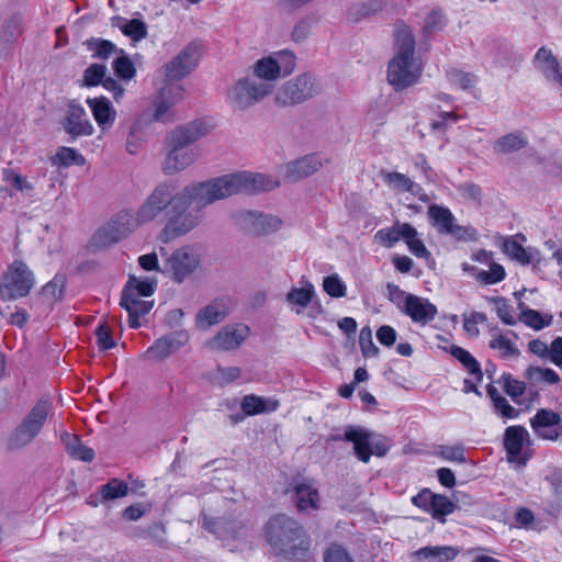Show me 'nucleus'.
<instances>
[{
    "mask_svg": "<svg viewBox=\"0 0 562 562\" xmlns=\"http://www.w3.org/2000/svg\"><path fill=\"white\" fill-rule=\"evenodd\" d=\"M209 205L204 182H195L177 190L171 181L155 186L138 207L140 222L150 223L169 214L165 227L159 234L164 244L184 236L200 225L203 210Z\"/></svg>",
    "mask_w": 562,
    "mask_h": 562,
    "instance_id": "nucleus-1",
    "label": "nucleus"
},
{
    "mask_svg": "<svg viewBox=\"0 0 562 562\" xmlns=\"http://www.w3.org/2000/svg\"><path fill=\"white\" fill-rule=\"evenodd\" d=\"M266 540L276 555L289 561L310 562L311 538L301 524L286 515H277L265 526Z\"/></svg>",
    "mask_w": 562,
    "mask_h": 562,
    "instance_id": "nucleus-2",
    "label": "nucleus"
},
{
    "mask_svg": "<svg viewBox=\"0 0 562 562\" xmlns=\"http://www.w3.org/2000/svg\"><path fill=\"white\" fill-rule=\"evenodd\" d=\"M395 55L387 67V81L396 91L415 85L422 76L423 68L414 58L415 37L412 29L397 23L394 30Z\"/></svg>",
    "mask_w": 562,
    "mask_h": 562,
    "instance_id": "nucleus-3",
    "label": "nucleus"
},
{
    "mask_svg": "<svg viewBox=\"0 0 562 562\" xmlns=\"http://www.w3.org/2000/svg\"><path fill=\"white\" fill-rule=\"evenodd\" d=\"M212 128L205 120H193L176 126L167 137L169 151L161 165L162 172L171 176L191 166L195 160V153L190 145L210 134Z\"/></svg>",
    "mask_w": 562,
    "mask_h": 562,
    "instance_id": "nucleus-4",
    "label": "nucleus"
},
{
    "mask_svg": "<svg viewBox=\"0 0 562 562\" xmlns=\"http://www.w3.org/2000/svg\"><path fill=\"white\" fill-rule=\"evenodd\" d=\"M204 183L209 205L233 194H258L279 187V181L270 176L247 171L225 175Z\"/></svg>",
    "mask_w": 562,
    "mask_h": 562,
    "instance_id": "nucleus-5",
    "label": "nucleus"
},
{
    "mask_svg": "<svg viewBox=\"0 0 562 562\" xmlns=\"http://www.w3.org/2000/svg\"><path fill=\"white\" fill-rule=\"evenodd\" d=\"M52 408L53 405L48 398H41L14 428L8 447L11 450H19L31 445L42 431Z\"/></svg>",
    "mask_w": 562,
    "mask_h": 562,
    "instance_id": "nucleus-6",
    "label": "nucleus"
},
{
    "mask_svg": "<svg viewBox=\"0 0 562 562\" xmlns=\"http://www.w3.org/2000/svg\"><path fill=\"white\" fill-rule=\"evenodd\" d=\"M321 90L316 78L305 72L284 82L278 90L274 102L280 106H293L316 97Z\"/></svg>",
    "mask_w": 562,
    "mask_h": 562,
    "instance_id": "nucleus-7",
    "label": "nucleus"
},
{
    "mask_svg": "<svg viewBox=\"0 0 562 562\" xmlns=\"http://www.w3.org/2000/svg\"><path fill=\"white\" fill-rule=\"evenodd\" d=\"M273 83L263 82L254 77L238 79L229 89L227 98L233 105L245 111L272 93Z\"/></svg>",
    "mask_w": 562,
    "mask_h": 562,
    "instance_id": "nucleus-8",
    "label": "nucleus"
},
{
    "mask_svg": "<svg viewBox=\"0 0 562 562\" xmlns=\"http://www.w3.org/2000/svg\"><path fill=\"white\" fill-rule=\"evenodd\" d=\"M427 214L430 224L439 234L450 236L456 240H476V229L472 226L457 224L454 215L448 207L432 204L428 207Z\"/></svg>",
    "mask_w": 562,
    "mask_h": 562,
    "instance_id": "nucleus-9",
    "label": "nucleus"
},
{
    "mask_svg": "<svg viewBox=\"0 0 562 562\" xmlns=\"http://www.w3.org/2000/svg\"><path fill=\"white\" fill-rule=\"evenodd\" d=\"M33 285V272L23 261L15 260L0 284V296L9 301L24 297L31 292Z\"/></svg>",
    "mask_w": 562,
    "mask_h": 562,
    "instance_id": "nucleus-10",
    "label": "nucleus"
},
{
    "mask_svg": "<svg viewBox=\"0 0 562 562\" xmlns=\"http://www.w3.org/2000/svg\"><path fill=\"white\" fill-rule=\"evenodd\" d=\"M199 263V255L190 246H183L167 257L161 272L169 274L173 281L181 283L195 271Z\"/></svg>",
    "mask_w": 562,
    "mask_h": 562,
    "instance_id": "nucleus-11",
    "label": "nucleus"
},
{
    "mask_svg": "<svg viewBox=\"0 0 562 562\" xmlns=\"http://www.w3.org/2000/svg\"><path fill=\"white\" fill-rule=\"evenodd\" d=\"M236 221L243 231L255 236L274 233L282 226L278 216L256 211H240L236 214Z\"/></svg>",
    "mask_w": 562,
    "mask_h": 562,
    "instance_id": "nucleus-12",
    "label": "nucleus"
},
{
    "mask_svg": "<svg viewBox=\"0 0 562 562\" xmlns=\"http://www.w3.org/2000/svg\"><path fill=\"white\" fill-rule=\"evenodd\" d=\"M184 95V89L180 85L167 83L161 88L159 95L154 101L153 119L157 122L168 123L176 119L175 105L179 103Z\"/></svg>",
    "mask_w": 562,
    "mask_h": 562,
    "instance_id": "nucleus-13",
    "label": "nucleus"
},
{
    "mask_svg": "<svg viewBox=\"0 0 562 562\" xmlns=\"http://www.w3.org/2000/svg\"><path fill=\"white\" fill-rule=\"evenodd\" d=\"M199 44L190 43L164 67L165 78L168 81H177L188 76L196 66L200 53Z\"/></svg>",
    "mask_w": 562,
    "mask_h": 562,
    "instance_id": "nucleus-14",
    "label": "nucleus"
},
{
    "mask_svg": "<svg viewBox=\"0 0 562 562\" xmlns=\"http://www.w3.org/2000/svg\"><path fill=\"white\" fill-rule=\"evenodd\" d=\"M189 340L190 335L187 330L172 331L156 339L154 344L145 351L144 358L155 361H162L180 350V348L186 346Z\"/></svg>",
    "mask_w": 562,
    "mask_h": 562,
    "instance_id": "nucleus-15",
    "label": "nucleus"
},
{
    "mask_svg": "<svg viewBox=\"0 0 562 562\" xmlns=\"http://www.w3.org/2000/svg\"><path fill=\"white\" fill-rule=\"evenodd\" d=\"M525 443H530V436L522 426H509L504 434V447L509 462H517L525 465L529 460L527 453H522Z\"/></svg>",
    "mask_w": 562,
    "mask_h": 562,
    "instance_id": "nucleus-16",
    "label": "nucleus"
},
{
    "mask_svg": "<svg viewBox=\"0 0 562 562\" xmlns=\"http://www.w3.org/2000/svg\"><path fill=\"white\" fill-rule=\"evenodd\" d=\"M146 223L147 222H140L138 210L135 213L121 211L103 228L102 233L105 235L109 243H117L134 232L138 225Z\"/></svg>",
    "mask_w": 562,
    "mask_h": 562,
    "instance_id": "nucleus-17",
    "label": "nucleus"
},
{
    "mask_svg": "<svg viewBox=\"0 0 562 562\" xmlns=\"http://www.w3.org/2000/svg\"><path fill=\"white\" fill-rule=\"evenodd\" d=\"M535 434L544 440H557L562 435L561 418L558 413L540 408L530 419Z\"/></svg>",
    "mask_w": 562,
    "mask_h": 562,
    "instance_id": "nucleus-18",
    "label": "nucleus"
},
{
    "mask_svg": "<svg viewBox=\"0 0 562 562\" xmlns=\"http://www.w3.org/2000/svg\"><path fill=\"white\" fill-rule=\"evenodd\" d=\"M63 127L72 138L90 136L94 131L85 109L74 102L67 106Z\"/></svg>",
    "mask_w": 562,
    "mask_h": 562,
    "instance_id": "nucleus-19",
    "label": "nucleus"
},
{
    "mask_svg": "<svg viewBox=\"0 0 562 562\" xmlns=\"http://www.w3.org/2000/svg\"><path fill=\"white\" fill-rule=\"evenodd\" d=\"M535 68L541 72L547 80L562 88V61H560L546 46L540 47L532 60Z\"/></svg>",
    "mask_w": 562,
    "mask_h": 562,
    "instance_id": "nucleus-20",
    "label": "nucleus"
},
{
    "mask_svg": "<svg viewBox=\"0 0 562 562\" xmlns=\"http://www.w3.org/2000/svg\"><path fill=\"white\" fill-rule=\"evenodd\" d=\"M402 313L409 316L414 323L425 325L436 317L438 310L429 300L409 294Z\"/></svg>",
    "mask_w": 562,
    "mask_h": 562,
    "instance_id": "nucleus-21",
    "label": "nucleus"
},
{
    "mask_svg": "<svg viewBox=\"0 0 562 562\" xmlns=\"http://www.w3.org/2000/svg\"><path fill=\"white\" fill-rule=\"evenodd\" d=\"M371 437L372 432L363 427L348 426L344 432V440L352 442L355 456L364 463L372 456Z\"/></svg>",
    "mask_w": 562,
    "mask_h": 562,
    "instance_id": "nucleus-22",
    "label": "nucleus"
},
{
    "mask_svg": "<svg viewBox=\"0 0 562 562\" xmlns=\"http://www.w3.org/2000/svg\"><path fill=\"white\" fill-rule=\"evenodd\" d=\"M323 167L322 159L316 154L306 155L296 160L290 161L285 168L286 178L299 181L310 177Z\"/></svg>",
    "mask_w": 562,
    "mask_h": 562,
    "instance_id": "nucleus-23",
    "label": "nucleus"
},
{
    "mask_svg": "<svg viewBox=\"0 0 562 562\" xmlns=\"http://www.w3.org/2000/svg\"><path fill=\"white\" fill-rule=\"evenodd\" d=\"M293 501L299 512L319 508V493L307 480L296 483L293 487Z\"/></svg>",
    "mask_w": 562,
    "mask_h": 562,
    "instance_id": "nucleus-24",
    "label": "nucleus"
},
{
    "mask_svg": "<svg viewBox=\"0 0 562 562\" xmlns=\"http://www.w3.org/2000/svg\"><path fill=\"white\" fill-rule=\"evenodd\" d=\"M120 305L128 312V325L131 328L140 327L139 317L149 313L153 301H144L140 296L122 293Z\"/></svg>",
    "mask_w": 562,
    "mask_h": 562,
    "instance_id": "nucleus-25",
    "label": "nucleus"
},
{
    "mask_svg": "<svg viewBox=\"0 0 562 562\" xmlns=\"http://www.w3.org/2000/svg\"><path fill=\"white\" fill-rule=\"evenodd\" d=\"M87 103L91 109L93 117L98 123L99 127L105 132L112 127L116 119V111L112 106L111 102L104 98L88 99Z\"/></svg>",
    "mask_w": 562,
    "mask_h": 562,
    "instance_id": "nucleus-26",
    "label": "nucleus"
},
{
    "mask_svg": "<svg viewBox=\"0 0 562 562\" xmlns=\"http://www.w3.org/2000/svg\"><path fill=\"white\" fill-rule=\"evenodd\" d=\"M521 238L525 240L524 235H516L515 237H508L503 243V251L512 259L520 262L521 265H529L532 262H539V251L532 248H524L522 245L517 240Z\"/></svg>",
    "mask_w": 562,
    "mask_h": 562,
    "instance_id": "nucleus-27",
    "label": "nucleus"
},
{
    "mask_svg": "<svg viewBox=\"0 0 562 562\" xmlns=\"http://www.w3.org/2000/svg\"><path fill=\"white\" fill-rule=\"evenodd\" d=\"M227 314L224 302L215 300L198 312L195 323L201 328H207L224 321Z\"/></svg>",
    "mask_w": 562,
    "mask_h": 562,
    "instance_id": "nucleus-28",
    "label": "nucleus"
},
{
    "mask_svg": "<svg viewBox=\"0 0 562 562\" xmlns=\"http://www.w3.org/2000/svg\"><path fill=\"white\" fill-rule=\"evenodd\" d=\"M279 405L280 403L276 398H266L255 394L244 396L240 403L241 411L247 416L276 412Z\"/></svg>",
    "mask_w": 562,
    "mask_h": 562,
    "instance_id": "nucleus-29",
    "label": "nucleus"
},
{
    "mask_svg": "<svg viewBox=\"0 0 562 562\" xmlns=\"http://www.w3.org/2000/svg\"><path fill=\"white\" fill-rule=\"evenodd\" d=\"M244 340L245 336L238 329L225 327L207 342V346L212 350H233L238 348Z\"/></svg>",
    "mask_w": 562,
    "mask_h": 562,
    "instance_id": "nucleus-30",
    "label": "nucleus"
},
{
    "mask_svg": "<svg viewBox=\"0 0 562 562\" xmlns=\"http://www.w3.org/2000/svg\"><path fill=\"white\" fill-rule=\"evenodd\" d=\"M301 288H292L286 293V302L292 306L296 314L308 306L315 296L314 285L310 281L302 280Z\"/></svg>",
    "mask_w": 562,
    "mask_h": 562,
    "instance_id": "nucleus-31",
    "label": "nucleus"
},
{
    "mask_svg": "<svg viewBox=\"0 0 562 562\" xmlns=\"http://www.w3.org/2000/svg\"><path fill=\"white\" fill-rule=\"evenodd\" d=\"M383 181L395 192H411L418 194L422 191L419 184L415 183L406 175L396 171H381Z\"/></svg>",
    "mask_w": 562,
    "mask_h": 562,
    "instance_id": "nucleus-32",
    "label": "nucleus"
},
{
    "mask_svg": "<svg viewBox=\"0 0 562 562\" xmlns=\"http://www.w3.org/2000/svg\"><path fill=\"white\" fill-rule=\"evenodd\" d=\"M413 233V226L409 223H398L391 228H383L376 232L375 239L385 247H393L400 239L409 237Z\"/></svg>",
    "mask_w": 562,
    "mask_h": 562,
    "instance_id": "nucleus-33",
    "label": "nucleus"
},
{
    "mask_svg": "<svg viewBox=\"0 0 562 562\" xmlns=\"http://www.w3.org/2000/svg\"><path fill=\"white\" fill-rule=\"evenodd\" d=\"M61 440L71 458L83 462H91L94 459L93 449L85 446L77 435L64 434Z\"/></svg>",
    "mask_w": 562,
    "mask_h": 562,
    "instance_id": "nucleus-34",
    "label": "nucleus"
},
{
    "mask_svg": "<svg viewBox=\"0 0 562 562\" xmlns=\"http://www.w3.org/2000/svg\"><path fill=\"white\" fill-rule=\"evenodd\" d=\"M528 145V139L521 132H514L499 137L493 145L496 154H510Z\"/></svg>",
    "mask_w": 562,
    "mask_h": 562,
    "instance_id": "nucleus-35",
    "label": "nucleus"
},
{
    "mask_svg": "<svg viewBox=\"0 0 562 562\" xmlns=\"http://www.w3.org/2000/svg\"><path fill=\"white\" fill-rule=\"evenodd\" d=\"M488 347L493 350H497L499 356L504 359L513 357L517 358L520 356L519 349L512 339L498 329L492 331V338L488 341Z\"/></svg>",
    "mask_w": 562,
    "mask_h": 562,
    "instance_id": "nucleus-36",
    "label": "nucleus"
},
{
    "mask_svg": "<svg viewBox=\"0 0 562 562\" xmlns=\"http://www.w3.org/2000/svg\"><path fill=\"white\" fill-rule=\"evenodd\" d=\"M280 77V68L273 57L259 59L254 66V78L271 82Z\"/></svg>",
    "mask_w": 562,
    "mask_h": 562,
    "instance_id": "nucleus-37",
    "label": "nucleus"
},
{
    "mask_svg": "<svg viewBox=\"0 0 562 562\" xmlns=\"http://www.w3.org/2000/svg\"><path fill=\"white\" fill-rule=\"evenodd\" d=\"M156 289V282L149 278L138 279L130 276L122 293L137 296H150Z\"/></svg>",
    "mask_w": 562,
    "mask_h": 562,
    "instance_id": "nucleus-38",
    "label": "nucleus"
},
{
    "mask_svg": "<svg viewBox=\"0 0 562 562\" xmlns=\"http://www.w3.org/2000/svg\"><path fill=\"white\" fill-rule=\"evenodd\" d=\"M116 26L122 33L135 42L142 41L147 36V25L138 19L125 20L117 18Z\"/></svg>",
    "mask_w": 562,
    "mask_h": 562,
    "instance_id": "nucleus-39",
    "label": "nucleus"
},
{
    "mask_svg": "<svg viewBox=\"0 0 562 562\" xmlns=\"http://www.w3.org/2000/svg\"><path fill=\"white\" fill-rule=\"evenodd\" d=\"M449 352L463 364L470 374L476 375L479 381L482 380L483 373L481 366L468 350L453 345L451 346Z\"/></svg>",
    "mask_w": 562,
    "mask_h": 562,
    "instance_id": "nucleus-40",
    "label": "nucleus"
},
{
    "mask_svg": "<svg viewBox=\"0 0 562 562\" xmlns=\"http://www.w3.org/2000/svg\"><path fill=\"white\" fill-rule=\"evenodd\" d=\"M418 559H432L437 562H447L453 560L458 551L451 547H425L416 551Z\"/></svg>",
    "mask_w": 562,
    "mask_h": 562,
    "instance_id": "nucleus-41",
    "label": "nucleus"
},
{
    "mask_svg": "<svg viewBox=\"0 0 562 562\" xmlns=\"http://www.w3.org/2000/svg\"><path fill=\"white\" fill-rule=\"evenodd\" d=\"M66 276L57 273L42 289V294L52 302L60 301L64 296Z\"/></svg>",
    "mask_w": 562,
    "mask_h": 562,
    "instance_id": "nucleus-42",
    "label": "nucleus"
},
{
    "mask_svg": "<svg viewBox=\"0 0 562 562\" xmlns=\"http://www.w3.org/2000/svg\"><path fill=\"white\" fill-rule=\"evenodd\" d=\"M55 166L68 167L70 165H83L85 158L76 149L70 147H60L52 158Z\"/></svg>",
    "mask_w": 562,
    "mask_h": 562,
    "instance_id": "nucleus-43",
    "label": "nucleus"
},
{
    "mask_svg": "<svg viewBox=\"0 0 562 562\" xmlns=\"http://www.w3.org/2000/svg\"><path fill=\"white\" fill-rule=\"evenodd\" d=\"M526 376L532 383L546 382L547 384H557L560 382V375L549 368L529 367L526 371Z\"/></svg>",
    "mask_w": 562,
    "mask_h": 562,
    "instance_id": "nucleus-44",
    "label": "nucleus"
},
{
    "mask_svg": "<svg viewBox=\"0 0 562 562\" xmlns=\"http://www.w3.org/2000/svg\"><path fill=\"white\" fill-rule=\"evenodd\" d=\"M87 45L94 58L108 59L114 53L123 54V49H117L112 42L102 38L88 41Z\"/></svg>",
    "mask_w": 562,
    "mask_h": 562,
    "instance_id": "nucleus-45",
    "label": "nucleus"
},
{
    "mask_svg": "<svg viewBox=\"0 0 562 562\" xmlns=\"http://www.w3.org/2000/svg\"><path fill=\"white\" fill-rule=\"evenodd\" d=\"M128 486L124 481L119 479H111L106 484L100 488V494L103 501H112L123 497L127 494Z\"/></svg>",
    "mask_w": 562,
    "mask_h": 562,
    "instance_id": "nucleus-46",
    "label": "nucleus"
},
{
    "mask_svg": "<svg viewBox=\"0 0 562 562\" xmlns=\"http://www.w3.org/2000/svg\"><path fill=\"white\" fill-rule=\"evenodd\" d=\"M518 319L535 330H541L552 323V315L543 316L540 312L531 308L525 312L524 315H519Z\"/></svg>",
    "mask_w": 562,
    "mask_h": 562,
    "instance_id": "nucleus-47",
    "label": "nucleus"
},
{
    "mask_svg": "<svg viewBox=\"0 0 562 562\" xmlns=\"http://www.w3.org/2000/svg\"><path fill=\"white\" fill-rule=\"evenodd\" d=\"M112 66L115 75L123 80H131L136 74L134 64L124 53L114 59Z\"/></svg>",
    "mask_w": 562,
    "mask_h": 562,
    "instance_id": "nucleus-48",
    "label": "nucleus"
},
{
    "mask_svg": "<svg viewBox=\"0 0 562 562\" xmlns=\"http://www.w3.org/2000/svg\"><path fill=\"white\" fill-rule=\"evenodd\" d=\"M436 453L448 461H454L459 463H464L467 461L464 446L462 443H457L453 446L440 445L437 447Z\"/></svg>",
    "mask_w": 562,
    "mask_h": 562,
    "instance_id": "nucleus-49",
    "label": "nucleus"
},
{
    "mask_svg": "<svg viewBox=\"0 0 562 562\" xmlns=\"http://www.w3.org/2000/svg\"><path fill=\"white\" fill-rule=\"evenodd\" d=\"M456 509V505L445 495L436 494L432 507H431V516L436 519L445 517Z\"/></svg>",
    "mask_w": 562,
    "mask_h": 562,
    "instance_id": "nucleus-50",
    "label": "nucleus"
},
{
    "mask_svg": "<svg viewBox=\"0 0 562 562\" xmlns=\"http://www.w3.org/2000/svg\"><path fill=\"white\" fill-rule=\"evenodd\" d=\"M323 289L331 297H344L347 290L346 284L336 273L324 278Z\"/></svg>",
    "mask_w": 562,
    "mask_h": 562,
    "instance_id": "nucleus-51",
    "label": "nucleus"
},
{
    "mask_svg": "<svg viewBox=\"0 0 562 562\" xmlns=\"http://www.w3.org/2000/svg\"><path fill=\"white\" fill-rule=\"evenodd\" d=\"M359 345L364 357H378L380 350L372 340V330L369 326H366L360 330Z\"/></svg>",
    "mask_w": 562,
    "mask_h": 562,
    "instance_id": "nucleus-52",
    "label": "nucleus"
},
{
    "mask_svg": "<svg viewBox=\"0 0 562 562\" xmlns=\"http://www.w3.org/2000/svg\"><path fill=\"white\" fill-rule=\"evenodd\" d=\"M106 67L100 64H92L83 71V83L87 87H94L102 83L105 78Z\"/></svg>",
    "mask_w": 562,
    "mask_h": 562,
    "instance_id": "nucleus-53",
    "label": "nucleus"
},
{
    "mask_svg": "<svg viewBox=\"0 0 562 562\" xmlns=\"http://www.w3.org/2000/svg\"><path fill=\"white\" fill-rule=\"evenodd\" d=\"M506 272L503 266L492 262L490 263V270H482L477 274V280L484 284H495L505 279Z\"/></svg>",
    "mask_w": 562,
    "mask_h": 562,
    "instance_id": "nucleus-54",
    "label": "nucleus"
},
{
    "mask_svg": "<svg viewBox=\"0 0 562 562\" xmlns=\"http://www.w3.org/2000/svg\"><path fill=\"white\" fill-rule=\"evenodd\" d=\"M496 305L497 316L502 319L506 325H515L518 318L514 316V310L508 304L507 300L504 297H493L491 299Z\"/></svg>",
    "mask_w": 562,
    "mask_h": 562,
    "instance_id": "nucleus-55",
    "label": "nucleus"
},
{
    "mask_svg": "<svg viewBox=\"0 0 562 562\" xmlns=\"http://www.w3.org/2000/svg\"><path fill=\"white\" fill-rule=\"evenodd\" d=\"M384 8L383 0H371L369 3H362L356 5L351 9L350 14L355 16V20L358 21L361 18H366L370 14H375L376 12L382 11Z\"/></svg>",
    "mask_w": 562,
    "mask_h": 562,
    "instance_id": "nucleus-56",
    "label": "nucleus"
},
{
    "mask_svg": "<svg viewBox=\"0 0 562 562\" xmlns=\"http://www.w3.org/2000/svg\"><path fill=\"white\" fill-rule=\"evenodd\" d=\"M503 387L508 396L513 400L521 396L525 393L526 384L522 381L514 379L509 373L502 375Z\"/></svg>",
    "mask_w": 562,
    "mask_h": 562,
    "instance_id": "nucleus-57",
    "label": "nucleus"
},
{
    "mask_svg": "<svg viewBox=\"0 0 562 562\" xmlns=\"http://www.w3.org/2000/svg\"><path fill=\"white\" fill-rule=\"evenodd\" d=\"M418 233L416 228L413 226V233L409 234V237H405V243L409 249V251L418 258L428 259L430 257L429 250L424 245V241L417 237Z\"/></svg>",
    "mask_w": 562,
    "mask_h": 562,
    "instance_id": "nucleus-58",
    "label": "nucleus"
},
{
    "mask_svg": "<svg viewBox=\"0 0 562 562\" xmlns=\"http://www.w3.org/2000/svg\"><path fill=\"white\" fill-rule=\"evenodd\" d=\"M486 315L481 312H473L470 315H463V328L472 337L480 334L477 324L486 322Z\"/></svg>",
    "mask_w": 562,
    "mask_h": 562,
    "instance_id": "nucleus-59",
    "label": "nucleus"
},
{
    "mask_svg": "<svg viewBox=\"0 0 562 562\" xmlns=\"http://www.w3.org/2000/svg\"><path fill=\"white\" fill-rule=\"evenodd\" d=\"M324 562H353L350 554L341 546L333 543L324 553Z\"/></svg>",
    "mask_w": 562,
    "mask_h": 562,
    "instance_id": "nucleus-60",
    "label": "nucleus"
},
{
    "mask_svg": "<svg viewBox=\"0 0 562 562\" xmlns=\"http://www.w3.org/2000/svg\"><path fill=\"white\" fill-rule=\"evenodd\" d=\"M143 131L139 123L135 122L130 128V133L126 139V149L130 154L135 155L143 142Z\"/></svg>",
    "mask_w": 562,
    "mask_h": 562,
    "instance_id": "nucleus-61",
    "label": "nucleus"
},
{
    "mask_svg": "<svg viewBox=\"0 0 562 562\" xmlns=\"http://www.w3.org/2000/svg\"><path fill=\"white\" fill-rule=\"evenodd\" d=\"M95 335L97 344L100 350H108L115 346V341L112 338L111 328L105 323H102L98 326Z\"/></svg>",
    "mask_w": 562,
    "mask_h": 562,
    "instance_id": "nucleus-62",
    "label": "nucleus"
},
{
    "mask_svg": "<svg viewBox=\"0 0 562 562\" xmlns=\"http://www.w3.org/2000/svg\"><path fill=\"white\" fill-rule=\"evenodd\" d=\"M387 297L389 300L396 305V307L403 312L404 305L407 302L411 293H406L398 285L393 283L386 284Z\"/></svg>",
    "mask_w": 562,
    "mask_h": 562,
    "instance_id": "nucleus-63",
    "label": "nucleus"
},
{
    "mask_svg": "<svg viewBox=\"0 0 562 562\" xmlns=\"http://www.w3.org/2000/svg\"><path fill=\"white\" fill-rule=\"evenodd\" d=\"M274 59L280 68V76H288L295 69V56L289 50L280 52Z\"/></svg>",
    "mask_w": 562,
    "mask_h": 562,
    "instance_id": "nucleus-64",
    "label": "nucleus"
}]
</instances>
